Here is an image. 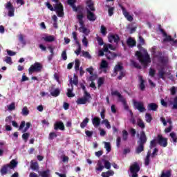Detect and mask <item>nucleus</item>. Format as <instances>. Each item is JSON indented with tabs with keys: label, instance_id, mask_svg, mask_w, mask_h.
<instances>
[{
	"label": "nucleus",
	"instance_id": "obj_1",
	"mask_svg": "<svg viewBox=\"0 0 177 177\" xmlns=\"http://www.w3.org/2000/svg\"><path fill=\"white\" fill-rule=\"evenodd\" d=\"M147 143V136L145 131H142L137 141V147L136 148V153L140 154L142 151H145V144Z\"/></svg>",
	"mask_w": 177,
	"mask_h": 177
},
{
	"label": "nucleus",
	"instance_id": "obj_2",
	"mask_svg": "<svg viewBox=\"0 0 177 177\" xmlns=\"http://www.w3.org/2000/svg\"><path fill=\"white\" fill-rule=\"evenodd\" d=\"M144 53L143 55L140 51H136V56H137L141 64L145 66V67H147L149 63H151V59H150V55L147 53V50H145Z\"/></svg>",
	"mask_w": 177,
	"mask_h": 177
},
{
	"label": "nucleus",
	"instance_id": "obj_3",
	"mask_svg": "<svg viewBox=\"0 0 177 177\" xmlns=\"http://www.w3.org/2000/svg\"><path fill=\"white\" fill-rule=\"evenodd\" d=\"M46 5L49 10L51 12H56L58 17H63L64 16L63 4H62V3L55 4L54 8L49 2H47Z\"/></svg>",
	"mask_w": 177,
	"mask_h": 177
},
{
	"label": "nucleus",
	"instance_id": "obj_4",
	"mask_svg": "<svg viewBox=\"0 0 177 177\" xmlns=\"http://www.w3.org/2000/svg\"><path fill=\"white\" fill-rule=\"evenodd\" d=\"M17 161H16L15 159H12L9 164L3 165L0 169V174L1 176L8 175L9 169H15V168L17 167Z\"/></svg>",
	"mask_w": 177,
	"mask_h": 177
},
{
	"label": "nucleus",
	"instance_id": "obj_5",
	"mask_svg": "<svg viewBox=\"0 0 177 177\" xmlns=\"http://www.w3.org/2000/svg\"><path fill=\"white\" fill-rule=\"evenodd\" d=\"M77 19L78 20L80 27L79 28V31L83 32V34H86L88 29L85 27V22L84 21V14L81 13L80 15H77Z\"/></svg>",
	"mask_w": 177,
	"mask_h": 177
},
{
	"label": "nucleus",
	"instance_id": "obj_6",
	"mask_svg": "<svg viewBox=\"0 0 177 177\" xmlns=\"http://www.w3.org/2000/svg\"><path fill=\"white\" fill-rule=\"evenodd\" d=\"M42 70V64L39 62H35V64L31 65L28 69L29 74L32 73H39Z\"/></svg>",
	"mask_w": 177,
	"mask_h": 177
},
{
	"label": "nucleus",
	"instance_id": "obj_7",
	"mask_svg": "<svg viewBox=\"0 0 177 177\" xmlns=\"http://www.w3.org/2000/svg\"><path fill=\"white\" fill-rule=\"evenodd\" d=\"M139 171H140V166L138 162H136L130 166V172L132 174V177H139V175H138Z\"/></svg>",
	"mask_w": 177,
	"mask_h": 177
},
{
	"label": "nucleus",
	"instance_id": "obj_8",
	"mask_svg": "<svg viewBox=\"0 0 177 177\" xmlns=\"http://www.w3.org/2000/svg\"><path fill=\"white\" fill-rule=\"evenodd\" d=\"M153 57L158 59V62H159V63H161V64H163V66H165V64H168V57L162 55V53L161 52H158L156 55L153 56Z\"/></svg>",
	"mask_w": 177,
	"mask_h": 177
},
{
	"label": "nucleus",
	"instance_id": "obj_9",
	"mask_svg": "<svg viewBox=\"0 0 177 177\" xmlns=\"http://www.w3.org/2000/svg\"><path fill=\"white\" fill-rule=\"evenodd\" d=\"M89 99H92L91 94L88 91H85V94L83 98H78L76 101L77 104H86V102H88Z\"/></svg>",
	"mask_w": 177,
	"mask_h": 177
},
{
	"label": "nucleus",
	"instance_id": "obj_10",
	"mask_svg": "<svg viewBox=\"0 0 177 177\" xmlns=\"http://www.w3.org/2000/svg\"><path fill=\"white\" fill-rule=\"evenodd\" d=\"M157 142L161 147H167L168 146V138L162 137L161 134L157 136Z\"/></svg>",
	"mask_w": 177,
	"mask_h": 177
},
{
	"label": "nucleus",
	"instance_id": "obj_11",
	"mask_svg": "<svg viewBox=\"0 0 177 177\" xmlns=\"http://www.w3.org/2000/svg\"><path fill=\"white\" fill-rule=\"evenodd\" d=\"M133 104L137 110L140 111V113H145L146 111V108L143 104V102H138L136 100H133Z\"/></svg>",
	"mask_w": 177,
	"mask_h": 177
},
{
	"label": "nucleus",
	"instance_id": "obj_12",
	"mask_svg": "<svg viewBox=\"0 0 177 177\" xmlns=\"http://www.w3.org/2000/svg\"><path fill=\"white\" fill-rule=\"evenodd\" d=\"M6 9L8 10V16L9 17H13L15 16V7L10 1H8L6 5Z\"/></svg>",
	"mask_w": 177,
	"mask_h": 177
},
{
	"label": "nucleus",
	"instance_id": "obj_13",
	"mask_svg": "<svg viewBox=\"0 0 177 177\" xmlns=\"http://www.w3.org/2000/svg\"><path fill=\"white\" fill-rule=\"evenodd\" d=\"M121 10L122 11L123 13V16H124L125 19H127V20H128V21H133V17H132V15H129V12H128V11H127V9L120 5Z\"/></svg>",
	"mask_w": 177,
	"mask_h": 177
},
{
	"label": "nucleus",
	"instance_id": "obj_14",
	"mask_svg": "<svg viewBox=\"0 0 177 177\" xmlns=\"http://www.w3.org/2000/svg\"><path fill=\"white\" fill-rule=\"evenodd\" d=\"M159 27H160V32H162L163 37H165L163 39V42H171V41H174V39L172 38V37H171V35H168L165 32V30L161 28V25H160Z\"/></svg>",
	"mask_w": 177,
	"mask_h": 177
},
{
	"label": "nucleus",
	"instance_id": "obj_15",
	"mask_svg": "<svg viewBox=\"0 0 177 177\" xmlns=\"http://www.w3.org/2000/svg\"><path fill=\"white\" fill-rule=\"evenodd\" d=\"M54 129L55 131H58V129H59V131H65L64 123L62 121L55 122L54 124Z\"/></svg>",
	"mask_w": 177,
	"mask_h": 177
},
{
	"label": "nucleus",
	"instance_id": "obj_16",
	"mask_svg": "<svg viewBox=\"0 0 177 177\" xmlns=\"http://www.w3.org/2000/svg\"><path fill=\"white\" fill-rule=\"evenodd\" d=\"M109 42L111 44H113L114 42L115 44H118V41H120V36L118 35H114L111 34L108 36Z\"/></svg>",
	"mask_w": 177,
	"mask_h": 177
},
{
	"label": "nucleus",
	"instance_id": "obj_17",
	"mask_svg": "<svg viewBox=\"0 0 177 177\" xmlns=\"http://www.w3.org/2000/svg\"><path fill=\"white\" fill-rule=\"evenodd\" d=\"M87 8H86V12L89 10L90 12H95L96 8H95V3L92 0H88L86 2Z\"/></svg>",
	"mask_w": 177,
	"mask_h": 177
},
{
	"label": "nucleus",
	"instance_id": "obj_18",
	"mask_svg": "<svg viewBox=\"0 0 177 177\" xmlns=\"http://www.w3.org/2000/svg\"><path fill=\"white\" fill-rule=\"evenodd\" d=\"M111 96H117L118 97L119 102H121V103H125V98L121 95L118 91H112L111 93Z\"/></svg>",
	"mask_w": 177,
	"mask_h": 177
},
{
	"label": "nucleus",
	"instance_id": "obj_19",
	"mask_svg": "<svg viewBox=\"0 0 177 177\" xmlns=\"http://www.w3.org/2000/svg\"><path fill=\"white\" fill-rule=\"evenodd\" d=\"M94 11H90L88 10L86 11V17L89 21H95L97 17H96V15L93 13Z\"/></svg>",
	"mask_w": 177,
	"mask_h": 177
},
{
	"label": "nucleus",
	"instance_id": "obj_20",
	"mask_svg": "<svg viewBox=\"0 0 177 177\" xmlns=\"http://www.w3.org/2000/svg\"><path fill=\"white\" fill-rule=\"evenodd\" d=\"M158 109V106L157 104L154 102L149 103L147 105L148 111H157Z\"/></svg>",
	"mask_w": 177,
	"mask_h": 177
},
{
	"label": "nucleus",
	"instance_id": "obj_21",
	"mask_svg": "<svg viewBox=\"0 0 177 177\" xmlns=\"http://www.w3.org/2000/svg\"><path fill=\"white\" fill-rule=\"evenodd\" d=\"M127 44L129 48H133V46H136V40L133 39L132 37H129L127 41Z\"/></svg>",
	"mask_w": 177,
	"mask_h": 177
},
{
	"label": "nucleus",
	"instance_id": "obj_22",
	"mask_svg": "<svg viewBox=\"0 0 177 177\" xmlns=\"http://www.w3.org/2000/svg\"><path fill=\"white\" fill-rule=\"evenodd\" d=\"M25 127H26V128H28V129H30V127H31V123L29 122H26V121L22 120V121L21 122L20 126H19V131H21V129H23V128H24Z\"/></svg>",
	"mask_w": 177,
	"mask_h": 177
},
{
	"label": "nucleus",
	"instance_id": "obj_23",
	"mask_svg": "<svg viewBox=\"0 0 177 177\" xmlns=\"http://www.w3.org/2000/svg\"><path fill=\"white\" fill-rule=\"evenodd\" d=\"M138 80L140 82L139 88L140 91H145V89H146V86L145 85V80H143V77L140 75Z\"/></svg>",
	"mask_w": 177,
	"mask_h": 177
},
{
	"label": "nucleus",
	"instance_id": "obj_24",
	"mask_svg": "<svg viewBox=\"0 0 177 177\" xmlns=\"http://www.w3.org/2000/svg\"><path fill=\"white\" fill-rule=\"evenodd\" d=\"M105 56L108 60H114V58L117 57V54L113 52H108L105 53Z\"/></svg>",
	"mask_w": 177,
	"mask_h": 177
},
{
	"label": "nucleus",
	"instance_id": "obj_25",
	"mask_svg": "<svg viewBox=\"0 0 177 177\" xmlns=\"http://www.w3.org/2000/svg\"><path fill=\"white\" fill-rule=\"evenodd\" d=\"M50 93L53 97H57L60 95V89L55 88L50 90Z\"/></svg>",
	"mask_w": 177,
	"mask_h": 177
},
{
	"label": "nucleus",
	"instance_id": "obj_26",
	"mask_svg": "<svg viewBox=\"0 0 177 177\" xmlns=\"http://www.w3.org/2000/svg\"><path fill=\"white\" fill-rule=\"evenodd\" d=\"M137 125L140 128L142 131L146 128V124H145V122L141 118L137 119Z\"/></svg>",
	"mask_w": 177,
	"mask_h": 177
},
{
	"label": "nucleus",
	"instance_id": "obj_27",
	"mask_svg": "<svg viewBox=\"0 0 177 177\" xmlns=\"http://www.w3.org/2000/svg\"><path fill=\"white\" fill-rule=\"evenodd\" d=\"M124 71V66H122V64H118L117 65L115 66L114 67V73H115L116 74H118V72H121Z\"/></svg>",
	"mask_w": 177,
	"mask_h": 177
},
{
	"label": "nucleus",
	"instance_id": "obj_28",
	"mask_svg": "<svg viewBox=\"0 0 177 177\" xmlns=\"http://www.w3.org/2000/svg\"><path fill=\"white\" fill-rule=\"evenodd\" d=\"M92 122H93V125H94V127H99V125H100V118L98 117H94L92 119Z\"/></svg>",
	"mask_w": 177,
	"mask_h": 177
},
{
	"label": "nucleus",
	"instance_id": "obj_29",
	"mask_svg": "<svg viewBox=\"0 0 177 177\" xmlns=\"http://www.w3.org/2000/svg\"><path fill=\"white\" fill-rule=\"evenodd\" d=\"M42 39H44L45 42H53L55 41V36L53 35L46 36L45 37H42Z\"/></svg>",
	"mask_w": 177,
	"mask_h": 177
},
{
	"label": "nucleus",
	"instance_id": "obj_30",
	"mask_svg": "<svg viewBox=\"0 0 177 177\" xmlns=\"http://www.w3.org/2000/svg\"><path fill=\"white\" fill-rule=\"evenodd\" d=\"M164 75H165V71H164V68L159 70L158 72V77L159 80H165Z\"/></svg>",
	"mask_w": 177,
	"mask_h": 177
},
{
	"label": "nucleus",
	"instance_id": "obj_31",
	"mask_svg": "<svg viewBox=\"0 0 177 177\" xmlns=\"http://www.w3.org/2000/svg\"><path fill=\"white\" fill-rule=\"evenodd\" d=\"M113 175H114V171L112 170H109L106 172H102L101 174V176L102 177H110V176H113Z\"/></svg>",
	"mask_w": 177,
	"mask_h": 177
},
{
	"label": "nucleus",
	"instance_id": "obj_32",
	"mask_svg": "<svg viewBox=\"0 0 177 177\" xmlns=\"http://www.w3.org/2000/svg\"><path fill=\"white\" fill-rule=\"evenodd\" d=\"M73 91H74V86L71 85V88H68V92L66 93L68 97H74V96H75V94L73 93Z\"/></svg>",
	"mask_w": 177,
	"mask_h": 177
},
{
	"label": "nucleus",
	"instance_id": "obj_33",
	"mask_svg": "<svg viewBox=\"0 0 177 177\" xmlns=\"http://www.w3.org/2000/svg\"><path fill=\"white\" fill-rule=\"evenodd\" d=\"M70 84L71 85H75L76 86H78V76L74 75L73 76V79L70 80Z\"/></svg>",
	"mask_w": 177,
	"mask_h": 177
},
{
	"label": "nucleus",
	"instance_id": "obj_34",
	"mask_svg": "<svg viewBox=\"0 0 177 177\" xmlns=\"http://www.w3.org/2000/svg\"><path fill=\"white\" fill-rule=\"evenodd\" d=\"M30 168L33 171H38V169H39V166L38 165V162H31Z\"/></svg>",
	"mask_w": 177,
	"mask_h": 177
},
{
	"label": "nucleus",
	"instance_id": "obj_35",
	"mask_svg": "<svg viewBox=\"0 0 177 177\" xmlns=\"http://www.w3.org/2000/svg\"><path fill=\"white\" fill-rule=\"evenodd\" d=\"M128 131L127 130H123L122 131V140L127 142L128 140Z\"/></svg>",
	"mask_w": 177,
	"mask_h": 177
},
{
	"label": "nucleus",
	"instance_id": "obj_36",
	"mask_svg": "<svg viewBox=\"0 0 177 177\" xmlns=\"http://www.w3.org/2000/svg\"><path fill=\"white\" fill-rule=\"evenodd\" d=\"M104 145L106 151L110 153V151H111V144H110L109 142H104Z\"/></svg>",
	"mask_w": 177,
	"mask_h": 177
},
{
	"label": "nucleus",
	"instance_id": "obj_37",
	"mask_svg": "<svg viewBox=\"0 0 177 177\" xmlns=\"http://www.w3.org/2000/svg\"><path fill=\"white\" fill-rule=\"evenodd\" d=\"M88 122H89V118H86L80 124V128H82V129H84V128H85V127H86V125H88Z\"/></svg>",
	"mask_w": 177,
	"mask_h": 177
},
{
	"label": "nucleus",
	"instance_id": "obj_38",
	"mask_svg": "<svg viewBox=\"0 0 177 177\" xmlns=\"http://www.w3.org/2000/svg\"><path fill=\"white\" fill-rule=\"evenodd\" d=\"M107 67H109V64L107 63V61L102 60L100 65V68L102 70L103 68H107Z\"/></svg>",
	"mask_w": 177,
	"mask_h": 177
},
{
	"label": "nucleus",
	"instance_id": "obj_39",
	"mask_svg": "<svg viewBox=\"0 0 177 177\" xmlns=\"http://www.w3.org/2000/svg\"><path fill=\"white\" fill-rule=\"evenodd\" d=\"M130 63L131 66H133V67H135L136 68H139V70L142 68V66H140V65H139V64H138V62H135L133 59H131Z\"/></svg>",
	"mask_w": 177,
	"mask_h": 177
},
{
	"label": "nucleus",
	"instance_id": "obj_40",
	"mask_svg": "<svg viewBox=\"0 0 177 177\" xmlns=\"http://www.w3.org/2000/svg\"><path fill=\"white\" fill-rule=\"evenodd\" d=\"M106 8H108V13L109 16L111 17L114 15V7H110V6L106 5Z\"/></svg>",
	"mask_w": 177,
	"mask_h": 177
},
{
	"label": "nucleus",
	"instance_id": "obj_41",
	"mask_svg": "<svg viewBox=\"0 0 177 177\" xmlns=\"http://www.w3.org/2000/svg\"><path fill=\"white\" fill-rule=\"evenodd\" d=\"M102 124H104V125H105L106 128H107V129H111V125L110 124V122H109V120L107 119L102 120Z\"/></svg>",
	"mask_w": 177,
	"mask_h": 177
},
{
	"label": "nucleus",
	"instance_id": "obj_42",
	"mask_svg": "<svg viewBox=\"0 0 177 177\" xmlns=\"http://www.w3.org/2000/svg\"><path fill=\"white\" fill-rule=\"evenodd\" d=\"M127 75V72L125 71H121L119 73V76L118 77V80L121 81L124 77Z\"/></svg>",
	"mask_w": 177,
	"mask_h": 177
},
{
	"label": "nucleus",
	"instance_id": "obj_43",
	"mask_svg": "<svg viewBox=\"0 0 177 177\" xmlns=\"http://www.w3.org/2000/svg\"><path fill=\"white\" fill-rule=\"evenodd\" d=\"M150 164V152H148L145 160V165L147 167Z\"/></svg>",
	"mask_w": 177,
	"mask_h": 177
},
{
	"label": "nucleus",
	"instance_id": "obj_44",
	"mask_svg": "<svg viewBox=\"0 0 177 177\" xmlns=\"http://www.w3.org/2000/svg\"><path fill=\"white\" fill-rule=\"evenodd\" d=\"M153 120V117H151V114L150 113H146L145 114V121L148 123L151 122V120Z\"/></svg>",
	"mask_w": 177,
	"mask_h": 177
},
{
	"label": "nucleus",
	"instance_id": "obj_45",
	"mask_svg": "<svg viewBox=\"0 0 177 177\" xmlns=\"http://www.w3.org/2000/svg\"><path fill=\"white\" fill-rule=\"evenodd\" d=\"M170 136H171L173 142H174V145H176V143H177V136H176V133H175L174 132H171L170 133Z\"/></svg>",
	"mask_w": 177,
	"mask_h": 177
},
{
	"label": "nucleus",
	"instance_id": "obj_46",
	"mask_svg": "<svg viewBox=\"0 0 177 177\" xmlns=\"http://www.w3.org/2000/svg\"><path fill=\"white\" fill-rule=\"evenodd\" d=\"M96 171H98L99 172H102L103 169H104V166L102 165V162H99L97 163V167L95 168Z\"/></svg>",
	"mask_w": 177,
	"mask_h": 177
},
{
	"label": "nucleus",
	"instance_id": "obj_47",
	"mask_svg": "<svg viewBox=\"0 0 177 177\" xmlns=\"http://www.w3.org/2000/svg\"><path fill=\"white\" fill-rule=\"evenodd\" d=\"M80 64H81V62H80V59H75V71H78V70H80Z\"/></svg>",
	"mask_w": 177,
	"mask_h": 177
},
{
	"label": "nucleus",
	"instance_id": "obj_48",
	"mask_svg": "<svg viewBox=\"0 0 177 177\" xmlns=\"http://www.w3.org/2000/svg\"><path fill=\"white\" fill-rule=\"evenodd\" d=\"M156 146H157V140L153 139V140H151L149 148L153 149V147H156Z\"/></svg>",
	"mask_w": 177,
	"mask_h": 177
},
{
	"label": "nucleus",
	"instance_id": "obj_49",
	"mask_svg": "<svg viewBox=\"0 0 177 177\" xmlns=\"http://www.w3.org/2000/svg\"><path fill=\"white\" fill-rule=\"evenodd\" d=\"M104 168H106V169H110L111 168V163L109 160H104Z\"/></svg>",
	"mask_w": 177,
	"mask_h": 177
},
{
	"label": "nucleus",
	"instance_id": "obj_50",
	"mask_svg": "<svg viewBox=\"0 0 177 177\" xmlns=\"http://www.w3.org/2000/svg\"><path fill=\"white\" fill-rule=\"evenodd\" d=\"M21 113L23 115H28V114H30V111H28V108H27V106H24L22 109Z\"/></svg>",
	"mask_w": 177,
	"mask_h": 177
},
{
	"label": "nucleus",
	"instance_id": "obj_51",
	"mask_svg": "<svg viewBox=\"0 0 177 177\" xmlns=\"http://www.w3.org/2000/svg\"><path fill=\"white\" fill-rule=\"evenodd\" d=\"M103 84H104V78L103 77H100L97 80V88H100V86H102V85H103Z\"/></svg>",
	"mask_w": 177,
	"mask_h": 177
},
{
	"label": "nucleus",
	"instance_id": "obj_52",
	"mask_svg": "<svg viewBox=\"0 0 177 177\" xmlns=\"http://www.w3.org/2000/svg\"><path fill=\"white\" fill-rule=\"evenodd\" d=\"M8 109L10 111H13V110H16V104H15V102H12L10 105H8Z\"/></svg>",
	"mask_w": 177,
	"mask_h": 177
},
{
	"label": "nucleus",
	"instance_id": "obj_53",
	"mask_svg": "<svg viewBox=\"0 0 177 177\" xmlns=\"http://www.w3.org/2000/svg\"><path fill=\"white\" fill-rule=\"evenodd\" d=\"M55 138H57V134L55 132H50L49 133L48 139H50V140H53Z\"/></svg>",
	"mask_w": 177,
	"mask_h": 177
},
{
	"label": "nucleus",
	"instance_id": "obj_54",
	"mask_svg": "<svg viewBox=\"0 0 177 177\" xmlns=\"http://www.w3.org/2000/svg\"><path fill=\"white\" fill-rule=\"evenodd\" d=\"M29 138H30V133H24V134H22V139L25 142H27V140H28Z\"/></svg>",
	"mask_w": 177,
	"mask_h": 177
},
{
	"label": "nucleus",
	"instance_id": "obj_55",
	"mask_svg": "<svg viewBox=\"0 0 177 177\" xmlns=\"http://www.w3.org/2000/svg\"><path fill=\"white\" fill-rule=\"evenodd\" d=\"M96 39L98 42V45H100V46H102V45H104V42L103 41V38L97 36Z\"/></svg>",
	"mask_w": 177,
	"mask_h": 177
},
{
	"label": "nucleus",
	"instance_id": "obj_56",
	"mask_svg": "<svg viewBox=\"0 0 177 177\" xmlns=\"http://www.w3.org/2000/svg\"><path fill=\"white\" fill-rule=\"evenodd\" d=\"M4 62H6V63H7V64H10L12 65V57H6V59H4Z\"/></svg>",
	"mask_w": 177,
	"mask_h": 177
},
{
	"label": "nucleus",
	"instance_id": "obj_57",
	"mask_svg": "<svg viewBox=\"0 0 177 177\" xmlns=\"http://www.w3.org/2000/svg\"><path fill=\"white\" fill-rule=\"evenodd\" d=\"M101 34H102V35L104 36L106 35V34H107V29L104 25L101 26Z\"/></svg>",
	"mask_w": 177,
	"mask_h": 177
},
{
	"label": "nucleus",
	"instance_id": "obj_58",
	"mask_svg": "<svg viewBox=\"0 0 177 177\" xmlns=\"http://www.w3.org/2000/svg\"><path fill=\"white\" fill-rule=\"evenodd\" d=\"M40 175L41 177H49V170L41 171Z\"/></svg>",
	"mask_w": 177,
	"mask_h": 177
},
{
	"label": "nucleus",
	"instance_id": "obj_59",
	"mask_svg": "<svg viewBox=\"0 0 177 177\" xmlns=\"http://www.w3.org/2000/svg\"><path fill=\"white\" fill-rule=\"evenodd\" d=\"M172 110H177V96L174 99V104L172 106Z\"/></svg>",
	"mask_w": 177,
	"mask_h": 177
},
{
	"label": "nucleus",
	"instance_id": "obj_60",
	"mask_svg": "<svg viewBox=\"0 0 177 177\" xmlns=\"http://www.w3.org/2000/svg\"><path fill=\"white\" fill-rule=\"evenodd\" d=\"M19 41L21 42V44H22V45H26V41L24 39V36L23 35H19Z\"/></svg>",
	"mask_w": 177,
	"mask_h": 177
},
{
	"label": "nucleus",
	"instance_id": "obj_61",
	"mask_svg": "<svg viewBox=\"0 0 177 177\" xmlns=\"http://www.w3.org/2000/svg\"><path fill=\"white\" fill-rule=\"evenodd\" d=\"M82 55L84 57H86V59H91L92 57L88 51H83Z\"/></svg>",
	"mask_w": 177,
	"mask_h": 177
},
{
	"label": "nucleus",
	"instance_id": "obj_62",
	"mask_svg": "<svg viewBox=\"0 0 177 177\" xmlns=\"http://www.w3.org/2000/svg\"><path fill=\"white\" fill-rule=\"evenodd\" d=\"M61 56L63 60H67V50L62 51Z\"/></svg>",
	"mask_w": 177,
	"mask_h": 177
},
{
	"label": "nucleus",
	"instance_id": "obj_63",
	"mask_svg": "<svg viewBox=\"0 0 177 177\" xmlns=\"http://www.w3.org/2000/svg\"><path fill=\"white\" fill-rule=\"evenodd\" d=\"M170 92H171V95L172 96H175V95H176V86H172L170 88Z\"/></svg>",
	"mask_w": 177,
	"mask_h": 177
},
{
	"label": "nucleus",
	"instance_id": "obj_64",
	"mask_svg": "<svg viewBox=\"0 0 177 177\" xmlns=\"http://www.w3.org/2000/svg\"><path fill=\"white\" fill-rule=\"evenodd\" d=\"M149 75L150 77H153L156 75V70L152 68H149Z\"/></svg>",
	"mask_w": 177,
	"mask_h": 177
}]
</instances>
